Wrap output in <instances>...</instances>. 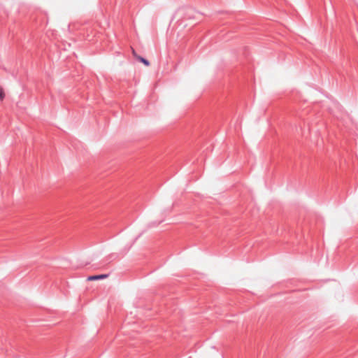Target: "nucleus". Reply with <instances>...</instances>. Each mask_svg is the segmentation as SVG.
<instances>
[{"instance_id":"nucleus-1","label":"nucleus","mask_w":358,"mask_h":358,"mask_svg":"<svg viewBox=\"0 0 358 358\" xmlns=\"http://www.w3.org/2000/svg\"><path fill=\"white\" fill-rule=\"evenodd\" d=\"M107 275H91L89 276L87 280L90 281L104 279L107 277Z\"/></svg>"},{"instance_id":"nucleus-2","label":"nucleus","mask_w":358,"mask_h":358,"mask_svg":"<svg viewBox=\"0 0 358 358\" xmlns=\"http://www.w3.org/2000/svg\"><path fill=\"white\" fill-rule=\"evenodd\" d=\"M133 54L136 57L137 59H138L140 62L143 63L145 66H149L148 61L138 55H136V54L134 50H133Z\"/></svg>"},{"instance_id":"nucleus-3","label":"nucleus","mask_w":358,"mask_h":358,"mask_svg":"<svg viewBox=\"0 0 358 358\" xmlns=\"http://www.w3.org/2000/svg\"><path fill=\"white\" fill-rule=\"evenodd\" d=\"M6 97V93L3 88L0 85V101H3Z\"/></svg>"}]
</instances>
